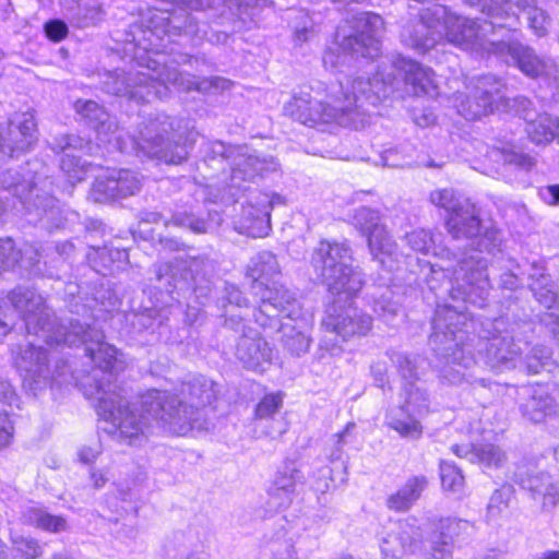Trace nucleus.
Here are the masks:
<instances>
[{
    "mask_svg": "<svg viewBox=\"0 0 559 559\" xmlns=\"http://www.w3.org/2000/svg\"><path fill=\"white\" fill-rule=\"evenodd\" d=\"M502 325L501 319L480 322L476 336V322L468 317L465 307L437 305L429 343L441 360L440 381L449 385L467 382L486 386L485 380L471 371L476 365V347L478 352H486V362L490 368L502 371L515 367L521 347L510 332L501 330Z\"/></svg>",
    "mask_w": 559,
    "mask_h": 559,
    "instance_id": "nucleus-1",
    "label": "nucleus"
},
{
    "mask_svg": "<svg viewBox=\"0 0 559 559\" xmlns=\"http://www.w3.org/2000/svg\"><path fill=\"white\" fill-rule=\"evenodd\" d=\"M156 19L160 22L167 21V24L165 26H146V28H143L142 25H133L126 39L133 45L135 57L145 60L146 63L136 62L128 71L109 72L103 81V88L106 93L141 104L167 97L168 84L185 92L198 91L200 79L181 73L158 59H153L150 56L143 57L136 51L148 53L157 49L158 40H162L164 35L180 34L181 32L190 34L192 32L191 22L189 25H181L177 23V17L156 15Z\"/></svg>",
    "mask_w": 559,
    "mask_h": 559,
    "instance_id": "nucleus-2",
    "label": "nucleus"
},
{
    "mask_svg": "<svg viewBox=\"0 0 559 559\" xmlns=\"http://www.w3.org/2000/svg\"><path fill=\"white\" fill-rule=\"evenodd\" d=\"M392 82L384 72L370 80L347 78L345 82L329 83L324 100L313 104L309 94H302L295 96L286 109L294 119L311 127L335 124L359 130L370 122L366 106H377L388 97L393 91Z\"/></svg>",
    "mask_w": 559,
    "mask_h": 559,
    "instance_id": "nucleus-3",
    "label": "nucleus"
},
{
    "mask_svg": "<svg viewBox=\"0 0 559 559\" xmlns=\"http://www.w3.org/2000/svg\"><path fill=\"white\" fill-rule=\"evenodd\" d=\"M98 139L105 143H116L121 153L134 154L140 159H157L166 164H179L188 156L185 145L179 144L174 120L166 115H157L143 121L138 136L124 134L119 130L115 117L102 119L95 124Z\"/></svg>",
    "mask_w": 559,
    "mask_h": 559,
    "instance_id": "nucleus-4",
    "label": "nucleus"
},
{
    "mask_svg": "<svg viewBox=\"0 0 559 559\" xmlns=\"http://www.w3.org/2000/svg\"><path fill=\"white\" fill-rule=\"evenodd\" d=\"M217 384L199 374L181 385V397L168 391L146 392L144 406L168 427V432L186 435L195 427L200 409L216 400Z\"/></svg>",
    "mask_w": 559,
    "mask_h": 559,
    "instance_id": "nucleus-5",
    "label": "nucleus"
},
{
    "mask_svg": "<svg viewBox=\"0 0 559 559\" xmlns=\"http://www.w3.org/2000/svg\"><path fill=\"white\" fill-rule=\"evenodd\" d=\"M143 394L138 404H129L118 385L107 380L96 386L95 399L100 416L109 420L115 427V433L120 442L129 445H142L153 433L155 427L168 431V427L146 409Z\"/></svg>",
    "mask_w": 559,
    "mask_h": 559,
    "instance_id": "nucleus-6",
    "label": "nucleus"
},
{
    "mask_svg": "<svg viewBox=\"0 0 559 559\" xmlns=\"http://www.w3.org/2000/svg\"><path fill=\"white\" fill-rule=\"evenodd\" d=\"M440 13L444 16L443 34L449 43L480 58L493 56L506 64L509 63L513 47L519 39L510 28L507 35L502 34L507 27L506 24L498 21L477 23L474 20L448 13L444 8H438L433 15L439 16Z\"/></svg>",
    "mask_w": 559,
    "mask_h": 559,
    "instance_id": "nucleus-7",
    "label": "nucleus"
},
{
    "mask_svg": "<svg viewBox=\"0 0 559 559\" xmlns=\"http://www.w3.org/2000/svg\"><path fill=\"white\" fill-rule=\"evenodd\" d=\"M8 297L22 316L27 333L37 335L49 346L76 342L83 332V324L79 320L56 318L43 296L33 288L16 287Z\"/></svg>",
    "mask_w": 559,
    "mask_h": 559,
    "instance_id": "nucleus-8",
    "label": "nucleus"
},
{
    "mask_svg": "<svg viewBox=\"0 0 559 559\" xmlns=\"http://www.w3.org/2000/svg\"><path fill=\"white\" fill-rule=\"evenodd\" d=\"M44 166L38 160L27 162L20 169H8L0 175L1 187L19 198L29 213H35L38 221L49 224L57 218L60 211L57 200L51 195L52 180L45 175Z\"/></svg>",
    "mask_w": 559,
    "mask_h": 559,
    "instance_id": "nucleus-9",
    "label": "nucleus"
},
{
    "mask_svg": "<svg viewBox=\"0 0 559 559\" xmlns=\"http://www.w3.org/2000/svg\"><path fill=\"white\" fill-rule=\"evenodd\" d=\"M352 262V250L340 242L321 241L311 257L314 272L340 301L356 296L365 284L362 272Z\"/></svg>",
    "mask_w": 559,
    "mask_h": 559,
    "instance_id": "nucleus-10",
    "label": "nucleus"
},
{
    "mask_svg": "<svg viewBox=\"0 0 559 559\" xmlns=\"http://www.w3.org/2000/svg\"><path fill=\"white\" fill-rule=\"evenodd\" d=\"M204 160L212 168L231 165L229 186L237 190H247L246 183L254 182L258 177L275 171L278 167L277 162L271 156L247 154L243 147L227 146L221 141L207 144Z\"/></svg>",
    "mask_w": 559,
    "mask_h": 559,
    "instance_id": "nucleus-11",
    "label": "nucleus"
},
{
    "mask_svg": "<svg viewBox=\"0 0 559 559\" xmlns=\"http://www.w3.org/2000/svg\"><path fill=\"white\" fill-rule=\"evenodd\" d=\"M210 267V261L202 257L176 258L169 263L156 264L155 274L157 281H167L170 294L176 292L180 296L191 290L195 300L203 305L212 292L211 282L205 277Z\"/></svg>",
    "mask_w": 559,
    "mask_h": 559,
    "instance_id": "nucleus-12",
    "label": "nucleus"
},
{
    "mask_svg": "<svg viewBox=\"0 0 559 559\" xmlns=\"http://www.w3.org/2000/svg\"><path fill=\"white\" fill-rule=\"evenodd\" d=\"M14 362L23 378V386L36 395L64 374L66 361L58 359L41 346L27 344L20 347Z\"/></svg>",
    "mask_w": 559,
    "mask_h": 559,
    "instance_id": "nucleus-13",
    "label": "nucleus"
},
{
    "mask_svg": "<svg viewBox=\"0 0 559 559\" xmlns=\"http://www.w3.org/2000/svg\"><path fill=\"white\" fill-rule=\"evenodd\" d=\"M450 284L449 293L453 301L469 302L484 308L491 287L487 274V261L479 254L465 257L453 270Z\"/></svg>",
    "mask_w": 559,
    "mask_h": 559,
    "instance_id": "nucleus-14",
    "label": "nucleus"
},
{
    "mask_svg": "<svg viewBox=\"0 0 559 559\" xmlns=\"http://www.w3.org/2000/svg\"><path fill=\"white\" fill-rule=\"evenodd\" d=\"M381 72L389 74L393 81V91L388 96V98L390 96H432L436 94L437 84L435 81L433 71L430 68L425 67L417 61L404 57H397L392 62L391 69L381 67L376 73H373L372 76L362 79H373L377 74ZM382 100H384V98H382L378 104H380Z\"/></svg>",
    "mask_w": 559,
    "mask_h": 559,
    "instance_id": "nucleus-15",
    "label": "nucleus"
},
{
    "mask_svg": "<svg viewBox=\"0 0 559 559\" xmlns=\"http://www.w3.org/2000/svg\"><path fill=\"white\" fill-rule=\"evenodd\" d=\"M504 88V83L496 75L478 76L474 80L473 86H467V94L455 93L453 95L454 106L465 119H480L500 109Z\"/></svg>",
    "mask_w": 559,
    "mask_h": 559,
    "instance_id": "nucleus-16",
    "label": "nucleus"
},
{
    "mask_svg": "<svg viewBox=\"0 0 559 559\" xmlns=\"http://www.w3.org/2000/svg\"><path fill=\"white\" fill-rule=\"evenodd\" d=\"M354 226L367 236L368 248L372 257L383 267L394 269L397 261V247L389 235L378 211L361 206L355 210Z\"/></svg>",
    "mask_w": 559,
    "mask_h": 559,
    "instance_id": "nucleus-17",
    "label": "nucleus"
},
{
    "mask_svg": "<svg viewBox=\"0 0 559 559\" xmlns=\"http://www.w3.org/2000/svg\"><path fill=\"white\" fill-rule=\"evenodd\" d=\"M252 293L259 298V307L254 311V320L263 328L273 326L278 317L296 318L300 314V306L295 294L276 282L270 285L254 284Z\"/></svg>",
    "mask_w": 559,
    "mask_h": 559,
    "instance_id": "nucleus-18",
    "label": "nucleus"
},
{
    "mask_svg": "<svg viewBox=\"0 0 559 559\" xmlns=\"http://www.w3.org/2000/svg\"><path fill=\"white\" fill-rule=\"evenodd\" d=\"M353 34L344 36L340 44L343 52L355 58L373 59L380 53V35L384 29L383 19L372 12H359L352 20Z\"/></svg>",
    "mask_w": 559,
    "mask_h": 559,
    "instance_id": "nucleus-19",
    "label": "nucleus"
},
{
    "mask_svg": "<svg viewBox=\"0 0 559 559\" xmlns=\"http://www.w3.org/2000/svg\"><path fill=\"white\" fill-rule=\"evenodd\" d=\"M36 140L34 116L29 112L14 115L0 128V164L29 151Z\"/></svg>",
    "mask_w": 559,
    "mask_h": 559,
    "instance_id": "nucleus-20",
    "label": "nucleus"
},
{
    "mask_svg": "<svg viewBox=\"0 0 559 559\" xmlns=\"http://www.w3.org/2000/svg\"><path fill=\"white\" fill-rule=\"evenodd\" d=\"M142 187L141 177L130 169H112L108 175L98 176L92 187L91 198L104 203L134 195Z\"/></svg>",
    "mask_w": 559,
    "mask_h": 559,
    "instance_id": "nucleus-21",
    "label": "nucleus"
},
{
    "mask_svg": "<svg viewBox=\"0 0 559 559\" xmlns=\"http://www.w3.org/2000/svg\"><path fill=\"white\" fill-rule=\"evenodd\" d=\"M254 203L249 202L242 206L241 214L237 222V229L252 238L264 237L271 229V210L275 203H281L280 195L258 193Z\"/></svg>",
    "mask_w": 559,
    "mask_h": 559,
    "instance_id": "nucleus-22",
    "label": "nucleus"
},
{
    "mask_svg": "<svg viewBox=\"0 0 559 559\" xmlns=\"http://www.w3.org/2000/svg\"><path fill=\"white\" fill-rule=\"evenodd\" d=\"M323 325L326 331L347 340L355 335H366L371 330L372 319L350 302L340 311L335 305L332 306Z\"/></svg>",
    "mask_w": 559,
    "mask_h": 559,
    "instance_id": "nucleus-23",
    "label": "nucleus"
},
{
    "mask_svg": "<svg viewBox=\"0 0 559 559\" xmlns=\"http://www.w3.org/2000/svg\"><path fill=\"white\" fill-rule=\"evenodd\" d=\"M509 66L516 67L522 73L532 79L544 78L559 87V68L550 59L539 58L533 48L524 45L520 39L509 60Z\"/></svg>",
    "mask_w": 559,
    "mask_h": 559,
    "instance_id": "nucleus-24",
    "label": "nucleus"
},
{
    "mask_svg": "<svg viewBox=\"0 0 559 559\" xmlns=\"http://www.w3.org/2000/svg\"><path fill=\"white\" fill-rule=\"evenodd\" d=\"M49 147L55 153H66L60 162V168L68 177L71 185L80 182L85 178V167L81 159L70 152L85 151L90 142L76 134H61L49 141Z\"/></svg>",
    "mask_w": 559,
    "mask_h": 559,
    "instance_id": "nucleus-25",
    "label": "nucleus"
},
{
    "mask_svg": "<svg viewBox=\"0 0 559 559\" xmlns=\"http://www.w3.org/2000/svg\"><path fill=\"white\" fill-rule=\"evenodd\" d=\"M61 344L69 346L85 344L87 356L99 369L110 372L118 369L120 360L118 358L117 348L105 343L103 332L95 328L83 325V332L80 333V337L76 342H61Z\"/></svg>",
    "mask_w": 559,
    "mask_h": 559,
    "instance_id": "nucleus-26",
    "label": "nucleus"
},
{
    "mask_svg": "<svg viewBox=\"0 0 559 559\" xmlns=\"http://www.w3.org/2000/svg\"><path fill=\"white\" fill-rule=\"evenodd\" d=\"M235 355L243 367L252 370H263L272 359V349L259 333L249 329L239 338Z\"/></svg>",
    "mask_w": 559,
    "mask_h": 559,
    "instance_id": "nucleus-27",
    "label": "nucleus"
},
{
    "mask_svg": "<svg viewBox=\"0 0 559 559\" xmlns=\"http://www.w3.org/2000/svg\"><path fill=\"white\" fill-rule=\"evenodd\" d=\"M402 36L413 48L426 51L442 39L443 23L435 21L429 13H426L420 20L404 28Z\"/></svg>",
    "mask_w": 559,
    "mask_h": 559,
    "instance_id": "nucleus-28",
    "label": "nucleus"
},
{
    "mask_svg": "<svg viewBox=\"0 0 559 559\" xmlns=\"http://www.w3.org/2000/svg\"><path fill=\"white\" fill-rule=\"evenodd\" d=\"M448 233L454 239H471L480 234V218L473 203L464 199L462 205L445 221Z\"/></svg>",
    "mask_w": 559,
    "mask_h": 559,
    "instance_id": "nucleus-29",
    "label": "nucleus"
},
{
    "mask_svg": "<svg viewBox=\"0 0 559 559\" xmlns=\"http://www.w3.org/2000/svg\"><path fill=\"white\" fill-rule=\"evenodd\" d=\"M473 532V525L462 519L444 518L438 523V531L435 533L432 540V549L442 555L450 557L451 548L465 536H469Z\"/></svg>",
    "mask_w": 559,
    "mask_h": 559,
    "instance_id": "nucleus-30",
    "label": "nucleus"
},
{
    "mask_svg": "<svg viewBox=\"0 0 559 559\" xmlns=\"http://www.w3.org/2000/svg\"><path fill=\"white\" fill-rule=\"evenodd\" d=\"M514 9L527 15L528 26L537 36L542 37L547 34L550 26V17L544 9L537 5V0H511V12L514 14V19L513 16L502 19L509 21V23H504L507 27L502 33L503 35L508 34L509 28L516 33L513 25L516 24L519 17ZM515 37L519 39L518 34H515Z\"/></svg>",
    "mask_w": 559,
    "mask_h": 559,
    "instance_id": "nucleus-31",
    "label": "nucleus"
},
{
    "mask_svg": "<svg viewBox=\"0 0 559 559\" xmlns=\"http://www.w3.org/2000/svg\"><path fill=\"white\" fill-rule=\"evenodd\" d=\"M414 530L406 523L401 522L390 531L381 542L383 559H401L411 551L414 542Z\"/></svg>",
    "mask_w": 559,
    "mask_h": 559,
    "instance_id": "nucleus-32",
    "label": "nucleus"
},
{
    "mask_svg": "<svg viewBox=\"0 0 559 559\" xmlns=\"http://www.w3.org/2000/svg\"><path fill=\"white\" fill-rule=\"evenodd\" d=\"M524 417L533 423H542L547 417L557 413V403L555 399L543 388L533 390L532 394L521 405Z\"/></svg>",
    "mask_w": 559,
    "mask_h": 559,
    "instance_id": "nucleus-33",
    "label": "nucleus"
},
{
    "mask_svg": "<svg viewBox=\"0 0 559 559\" xmlns=\"http://www.w3.org/2000/svg\"><path fill=\"white\" fill-rule=\"evenodd\" d=\"M280 274L278 261L271 251L259 252L247 266V276L252 280V285H269V282L273 284Z\"/></svg>",
    "mask_w": 559,
    "mask_h": 559,
    "instance_id": "nucleus-34",
    "label": "nucleus"
},
{
    "mask_svg": "<svg viewBox=\"0 0 559 559\" xmlns=\"http://www.w3.org/2000/svg\"><path fill=\"white\" fill-rule=\"evenodd\" d=\"M427 487L425 476H414L407 479L403 487L386 499V507L396 512H405L420 498Z\"/></svg>",
    "mask_w": 559,
    "mask_h": 559,
    "instance_id": "nucleus-35",
    "label": "nucleus"
},
{
    "mask_svg": "<svg viewBox=\"0 0 559 559\" xmlns=\"http://www.w3.org/2000/svg\"><path fill=\"white\" fill-rule=\"evenodd\" d=\"M420 418L417 414L401 405L388 413L386 423L401 437L418 439L423 433Z\"/></svg>",
    "mask_w": 559,
    "mask_h": 559,
    "instance_id": "nucleus-36",
    "label": "nucleus"
},
{
    "mask_svg": "<svg viewBox=\"0 0 559 559\" xmlns=\"http://www.w3.org/2000/svg\"><path fill=\"white\" fill-rule=\"evenodd\" d=\"M559 129V119L549 114H536L534 117L526 116L525 131L528 139L535 144H547L551 142Z\"/></svg>",
    "mask_w": 559,
    "mask_h": 559,
    "instance_id": "nucleus-37",
    "label": "nucleus"
},
{
    "mask_svg": "<svg viewBox=\"0 0 559 559\" xmlns=\"http://www.w3.org/2000/svg\"><path fill=\"white\" fill-rule=\"evenodd\" d=\"M23 520L26 524L49 533H60L68 530L66 518L50 514L39 507H31L23 512Z\"/></svg>",
    "mask_w": 559,
    "mask_h": 559,
    "instance_id": "nucleus-38",
    "label": "nucleus"
},
{
    "mask_svg": "<svg viewBox=\"0 0 559 559\" xmlns=\"http://www.w3.org/2000/svg\"><path fill=\"white\" fill-rule=\"evenodd\" d=\"M306 477L304 472L295 463H286L275 474L272 483L282 489L292 491L295 496L299 495V488L305 485Z\"/></svg>",
    "mask_w": 559,
    "mask_h": 559,
    "instance_id": "nucleus-39",
    "label": "nucleus"
},
{
    "mask_svg": "<svg viewBox=\"0 0 559 559\" xmlns=\"http://www.w3.org/2000/svg\"><path fill=\"white\" fill-rule=\"evenodd\" d=\"M506 460V453L492 443L474 445V452L469 457L472 463H478L488 468H499Z\"/></svg>",
    "mask_w": 559,
    "mask_h": 559,
    "instance_id": "nucleus-40",
    "label": "nucleus"
},
{
    "mask_svg": "<svg viewBox=\"0 0 559 559\" xmlns=\"http://www.w3.org/2000/svg\"><path fill=\"white\" fill-rule=\"evenodd\" d=\"M282 344L289 353L300 356L308 352L310 347V338L304 332L292 324H282Z\"/></svg>",
    "mask_w": 559,
    "mask_h": 559,
    "instance_id": "nucleus-41",
    "label": "nucleus"
},
{
    "mask_svg": "<svg viewBox=\"0 0 559 559\" xmlns=\"http://www.w3.org/2000/svg\"><path fill=\"white\" fill-rule=\"evenodd\" d=\"M403 391L405 394L403 405L405 407L414 412V414H417L419 417H424L429 413V396L425 390H421L415 383L409 382L404 384Z\"/></svg>",
    "mask_w": 559,
    "mask_h": 559,
    "instance_id": "nucleus-42",
    "label": "nucleus"
},
{
    "mask_svg": "<svg viewBox=\"0 0 559 559\" xmlns=\"http://www.w3.org/2000/svg\"><path fill=\"white\" fill-rule=\"evenodd\" d=\"M296 497L297 496L292 493V491L282 489L280 486H276L274 483H271L267 489V499L265 501L264 516H269L276 512H281L288 509Z\"/></svg>",
    "mask_w": 559,
    "mask_h": 559,
    "instance_id": "nucleus-43",
    "label": "nucleus"
},
{
    "mask_svg": "<svg viewBox=\"0 0 559 559\" xmlns=\"http://www.w3.org/2000/svg\"><path fill=\"white\" fill-rule=\"evenodd\" d=\"M464 2L497 21L503 17H514L511 12V0H464Z\"/></svg>",
    "mask_w": 559,
    "mask_h": 559,
    "instance_id": "nucleus-44",
    "label": "nucleus"
},
{
    "mask_svg": "<svg viewBox=\"0 0 559 559\" xmlns=\"http://www.w3.org/2000/svg\"><path fill=\"white\" fill-rule=\"evenodd\" d=\"M12 559H36L43 555V547L39 542L29 536H11Z\"/></svg>",
    "mask_w": 559,
    "mask_h": 559,
    "instance_id": "nucleus-45",
    "label": "nucleus"
},
{
    "mask_svg": "<svg viewBox=\"0 0 559 559\" xmlns=\"http://www.w3.org/2000/svg\"><path fill=\"white\" fill-rule=\"evenodd\" d=\"M294 43L302 45L312 40L318 35V26L312 19L305 12L299 11L293 22Z\"/></svg>",
    "mask_w": 559,
    "mask_h": 559,
    "instance_id": "nucleus-46",
    "label": "nucleus"
},
{
    "mask_svg": "<svg viewBox=\"0 0 559 559\" xmlns=\"http://www.w3.org/2000/svg\"><path fill=\"white\" fill-rule=\"evenodd\" d=\"M528 287L540 305L546 308H551L555 305L557 290L551 276H542L537 282H531Z\"/></svg>",
    "mask_w": 559,
    "mask_h": 559,
    "instance_id": "nucleus-47",
    "label": "nucleus"
},
{
    "mask_svg": "<svg viewBox=\"0 0 559 559\" xmlns=\"http://www.w3.org/2000/svg\"><path fill=\"white\" fill-rule=\"evenodd\" d=\"M440 477L442 487L452 492H461L464 488V476L461 469L447 461L440 463Z\"/></svg>",
    "mask_w": 559,
    "mask_h": 559,
    "instance_id": "nucleus-48",
    "label": "nucleus"
},
{
    "mask_svg": "<svg viewBox=\"0 0 559 559\" xmlns=\"http://www.w3.org/2000/svg\"><path fill=\"white\" fill-rule=\"evenodd\" d=\"M74 109L92 128L103 119H108V112L94 100L79 99L74 103Z\"/></svg>",
    "mask_w": 559,
    "mask_h": 559,
    "instance_id": "nucleus-49",
    "label": "nucleus"
},
{
    "mask_svg": "<svg viewBox=\"0 0 559 559\" xmlns=\"http://www.w3.org/2000/svg\"><path fill=\"white\" fill-rule=\"evenodd\" d=\"M283 406V396L281 393L266 394L255 406L254 418H272Z\"/></svg>",
    "mask_w": 559,
    "mask_h": 559,
    "instance_id": "nucleus-50",
    "label": "nucleus"
},
{
    "mask_svg": "<svg viewBox=\"0 0 559 559\" xmlns=\"http://www.w3.org/2000/svg\"><path fill=\"white\" fill-rule=\"evenodd\" d=\"M464 199L456 198L451 189L435 190L430 193V201L432 204L444 209L450 214L459 210Z\"/></svg>",
    "mask_w": 559,
    "mask_h": 559,
    "instance_id": "nucleus-51",
    "label": "nucleus"
},
{
    "mask_svg": "<svg viewBox=\"0 0 559 559\" xmlns=\"http://www.w3.org/2000/svg\"><path fill=\"white\" fill-rule=\"evenodd\" d=\"M391 360L396 366L399 373L405 381V384L413 382L418 379L417 366L407 355L403 353H393Z\"/></svg>",
    "mask_w": 559,
    "mask_h": 559,
    "instance_id": "nucleus-52",
    "label": "nucleus"
},
{
    "mask_svg": "<svg viewBox=\"0 0 559 559\" xmlns=\"http://www.w3.org/2000/svg\"><path fill=\"white\" fill-rule=\"evenodd\" d=\"M520 477L522 487L531 491L533 498L540 496L552 483L550 476L545 473L527 474L526 476L520 474Z\"/></svg>",
    "mask_w": 559,
    "mask_h": 559,
    "instance_id": "nucleus-53",
    "label": "nucleus"
},
{
    "mask_svg": "<svg viewBox=\"0 0 559 559\" xmlns=\"http://www.w3.org/2000/svg\"><path fill=\"white\" fill-rule=\"evenodd\" d=\"M165 226L174 225L177 227H188L195 234L206 233V222L188 213H176L170 221L164 222Z\"/></svg>",
    "mask_w": 559,
    "mask_h": 559,
    "instance_id": "nucleus-54",
    "label": "nucleus"
},
{
    "mask_svg": "<svg viewBox=\"0 0 559 559\" xmlns=\"http://www.w3.org/2000/svg\"><path fill=\"white\" fill-rule=\"evenodd\" d=\"M373 311L386 322H391L397 316L400 306L396 301L392 300L390 292L381 295L373 301Z\"/></svg>",
    "mask_w": 559,
    "mask_h": 559,
    "instance_id": "nucleus-55",
    "label": "nucleus"
},
{
    "mask_svg": "<svg viewBox=\"0 0 559 559\" xmlns=\"http://www.w3.org/2000/svg\"><path fill=\"white\" fill-rule=\"evenodd\" d=\"M504 91L506 88L503 92ZM501 108L506 110H514L516 114L521 115L525 121L526 115L528 116V114H531V117L536 115L532 109V102L525 96L509 98L503 94V99L500 100V109Z\"/></svg>",
    "mask_w": 559,
    "mask_h": 559,
    "instance_id": "nucleus-56",
    "label": "nucleus"
},
{
    "mask_svg": "<svg viewBox=\"0 0 559 559\" xmlns=\"http://www.w3.org/2000/svg\"><path fill=\"white\" fill-rule=\"evenodd\" d=\"M550 350L545 346H535L526 357V368L531 373H539L549 364Z\"/></svg>",
    "mask_w": 559,
    "mask_h": 559,
    "instance_id": "nucleus-57",
    "label": "nucleus"
},
{
    "mask_svg": "<svg viewBox=\"0 0 559 559\" xmlns=\"http://www.w3.org/2000/svg\"><path fill=\"white\" fill-rule=\"evenodd\" d=\"M409 247L417 252L427 253L435 243L432 235L425 229L413 230L405 236Z\"/></svg>",
    "mask_w": 559,
    "mask_h": 559,
    "instance_id": "nucleus-58",
    "label": "nucleus"
},
{
    "mask_svg": "<svg viewBox=\"0 0 559 559\" xmlns=\"http://www.w3.org/2000/svg\"><path fill=\"white\" fill-rule=\"evenodd\" d=\"M512 488L510 486H502L501 488L493 491L488 503V511L491 514L499 513L504 508L512 497Z\"/></svg>",
    "mask_w": 559,
    "mask_h": 559,
    "instance_id": "nucleus-59",
    "label": "nucleus"
},
{
    "mask_svg": "<svg viewBox=\"0 0 559 559\" xmlns=\"http://www.w3.org/2000/svg\"><path fill=\"white\" fill-rule=\"evenodd\" d=\"M233 83L230 80L222 76H211L200 79L198 92L200 93H218L229 90Z\"/></svg>",
    "mask_w": 559,
    "mask_h": 559,
    "instance_id": "nucleus-60",
    "label": "nucleus"
},
{
    "mask_svg": "<svg viewBox=\"0 0 559 559\" xmlns=\"http://www.w3.org/2000/svg\"><path fill=\"white\" fill-rule=\"evenodd\" d=\"M17 252L11 239H0V273L15 265Z\"/></svg>",
    "mask_w": 559,
    "mask_h": 559,
    "instance_id": "nucleus-61",
    "label": "nucleus"
},
{
    "mask_svg": "<svg viewBox=\"0 0 559 559\" xmlns=\"http://www.w3.org/2000/svg\"><path fill=\"white\" fill-rule=\"evenodd\" d=\"M492 154L500 155L503 163L526 167L533 165V158L526 154L515 152L511 148L492 151Z\"/></svg>",
    "mask_w": 559,
    "mask_h": 559,
    "instance_id": "nucleus-62",
    "label": "nucleus"
},
{
    "mask_svg": "<svg viewBox=\"0 0 559 559\" xmlns=\"http://www.w3.org/2000/svg\"><path fill=\"white\" fill-rule=\"evenodd\" d=\"M270 559H298L296 548L290 540L275 543Z\"/></svg>",
    "mask_w": 559,
    "mask_h": 559,
    "instance_id": "nucleus-63",
    "label": "nucleus"
},
{
    "mask_svg": "<svg viewBox=\"0 0 559 559\" xmlns=\"http://www.w3.org/2000/svg\"><path fill=\"white\" fill-rule=\"evenodd\" d=\"M542 497V509L545 512L552 511L559 503V486L551 483L545 491L539 496Z\"/></svg>",
    "mask_w": 559,
    "mask_h": 559,
    "instance_id": "nucleus-64",
    "label": "nucleus"
}]
</instances>
